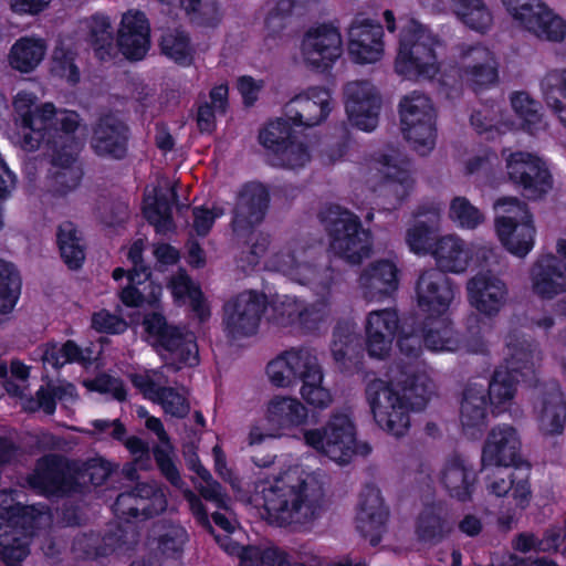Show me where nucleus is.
<instances>
[{
  "label": "nucleus",
  "instance_id": "nucleus-9",
  "mask_svg": "<svg viewBox=\"0 0 566 566\" xmlns=\"http://www.w3.org/2000/svg\"><path fill=\"white\" fill-rule=\"evenodd\" d=\"M305 443L337 463H348L356 453V427L344 413L333 415L321 429L304 432Z\"/></svg>",
  "mask_w": 566,
  "mask_h": 566
},
{
  "label": "nucleus",
  "instance_id": "nucleus-7",
  "mask_svg": "<svg viewBox=\"0 0 566 566\" xmlns=\"http://www.w3.org/2000/svg\"><path fill=\"white\" fill-rule=\"evenodd\" d=\"M143 325L148 342L157 350L169 354L175 370L199 365L198 345L192 334L170 325L165 315L158 312L146 314Z\"/></svg>",
  "mask_w": 566,
  "mask_h": 566
},
{
  "label": "nucleus",
  "instance_id": "nucleus-24",
  "mask_svg": "<svg viewBox=\"0 0 566 566\" xmlns=\"http://www.w3.org/2000/svg\"><path fill=\"white\" fill-rule=\"evenodd\" d=\"M384 28L370 19H355L348 29V52L355 63L369 64L384 54Z\"/></svg>",
  "mask_w": 566,
  "mask_h": 566
},
{
  "label": "nucleus",
  "instance_id": "nucleus-18",
  "mask_svg": "<svg viewBox=\"0 0 566 566\" xmlns=\"http://www.w3.org/2000/svg\"><path fill=\"white\" fill-rule=\"evenodd\" d=\"M302 53L308 66L318 72L331 70L342 54V35L331 23H322L306 31Z\"/></svg>",
  "mask_w": 566,
  "mask_h": 566
},
{
  "label": "nucleus",
  "instance_id": "nucleus-5",
  "mask_svg": "<svg viewBox=\"0 0 566 566\" xmlns=\"http://www.w3.org/2000/svg\"><path fill=\"white\" fill-rule=\"evenodd\" d=\"M319 218L329 238V249L335 255L349 264H360L373 251V234L365 229L359 217L331 203L321 212Z\"/></svg>",
  "mask_w": 566,
  "mask_h": 566
},
{
  "label": "nucleus",
  "instance_id": "nucleus-1",
  "mask_svg": "<svg viewBox=\"0 0 566 566\" xmlns=\"http://www.w3.org/2000/svg\"><path fill=\"white\" fill-rule=\"evenodd\" d=\"M427 318L413 324L409 333L402 327L397 336V345L403 358H400L390 368L389 381L374 380L367 385L366 396L373 417L387 433L402 437L410 427L411 410H423L432 394L433 382L426 373L424 361L421 359L422 347L430 352H458L463 346L462 335L457 332V344L452 348L444 347L442 333L436 334L433 340L440 342L437 348L430 347L426 342Z\"/></svg>",
  "mask_w": 566,
  "mask_h": 566
},
{
  "label": "nucleus",
  "instance_id": "nucleus-10",
  "mask_svg": "<svg viewBox=\"0 0 566 566\" xmlns=\"http://www.w3.org/2000/svg\"><path fill=\"white\" fill-rule=\"evenodd\" d=\"M495 208H505V211L521 217L501 216L495 219V230L502 245L513 255L524 258L534 247L535 227L533 214L527 205L517 198L503 197L496 200Z\"/></svg>",
  "mask_w": 566,
  "mask_h": 566
},
{
  "label": "nucleus",
  "instance_id": "nucleus-15",
  "mask_svg": "<svg viewBox=\"0 0 566 566\" xmlns=\"http://www.w3.org/2000/svg\"><path fill=\"white\" fill-rule=\"evenodd\" d=\"M265 308V295L251 290L226 302L223 324L228 336L240 339L256 334Z\"/></svg>",
  "mask_w": 566,
  "mask_h": 566
},
{
  "label": "nucleus",
  "instance_id": "nucleus-61",
  "mask_svg": "<svg viewBox=\"0 0 566 566\" xmlns=\"http://www.w3.org/2000/svg\"><path fill=\"white\" fill-rule=\"evenodd\" d=\"M187 541L188 534L182 526L169 525L159 534L157 548L165 557L178 559L184 553Z\"/></svg>",
  "mask_w": 566,
  "mask_h": 566
},
{
  "label": "nucleus",
  "instance_id": "nucleus-41",
  "mask_svg": "<svg viewBox=\"0 0 566 566\" xmlns=\"http://www.w3.org/2000/svg\"><path fill=\"white\" fill-rule=\"evenodd\" d=\"M441 482L451 497L467 502L472 497L476 472L460 454H454L444 464Z\"/></svg>",
  "mask_w": 566,
  "mask_h": 566
},
{
  "label": "nucleus",
  "instance_id": "nucleus-54",
  "mask_svg": "<svg viewBox=\"0 0 566 566\" xmlns=\"http://www.w3.org/2000/svg\"><path fill=\"white\" fill-rule=\"evenodd\" d=\"M177 199V192L171 190V198L165 193L156 195L154 202L144 208V217L149 224L154 226L156 233L174 230L172 205Z\"/></svg>",
  "mask_w": 566,
  "mask_h": 566
},
{
  "label": "nucleus",
  "instance_id": "nucleus-57",
  "mask_svg": "<svg viewBox=\"0 0 566 566\" xmlns=\"http://www.w3.org/2000/svg\"><path fill=\"white\" fill-rule=\"evenodd\" d=\"M90 42L97 59L108 61L114 56V36L112 25L107 17H93V25L90 31Z\"/></svg>",
  "mask_w": 566,
  "mask_h": 566
},
{
  "label": "nucleus",
  "instance_id": "nucleus-55",
  "mask_svg": "<svg viewBox=\"0 0 566 566\" xmlns=\"http://www.w3.org/2000/svg\"><path fill=\"white\" fill-rule=\"evenodd\" d=\"M21 277L14 264L0 260V313H10L21 293Z\"/></svg>",
  "mask_w": 566,
  "mask_h": 566
},
{
  "label": "nucleus",
  "instance_id": "nucleus-16",
  "mask_svg": "<svg viewBox=\"0 0 566 566\" xmlns=\"http://www.w3.org/2000/svg\"><path fill=\"white\" fill-rule=\"evenodd\" d=\"M28 485L45 497H63L72 493L76 478L71 473L70 462L60 454L50 453L40 458L33 473L27 478Z\"/></svg>",
  "mask_w": 566,
  "mask_h": 566
},
{
  "label": "nucleus",
  "instance_id": "nucleus-37",
  "mask_svg": "<svg viewBox=\"0 0 566 566\" xmlns=\"http://www.w3.org/2000/svg\"><path fill=\"white\" fill-rule=\"evenodd\" d=\"M359 334L355 332V324L348 319H340L333 328L332 355L340 365L342 371L354 374L361 369L363 355L356 350L359 346Z\"/></svg>",
  "mask_w": 566,
  "mask_h": 566
},
{
  "label": "nucleus",
  "instance_id": "nucleus-34",
  "mask_svg": "<svg viewBox=\"0 0 566 566\" xmlns=\"http://www.w3.org/2000/svg\"><path fill=\"white\" fill-rule=\"evenodd\" d=\"M530 465L526 464L524 469L513 467H500L494 474V479L488 484V490L491 494L502 497L506 496L510 492L515 505L524 510L528 506L532 492L530 478Z\"/></svg>",
  "mask_w": 566,
  "mask_h": 566
},
{
  "label": "nucleus",
  "instance_id": "nucleus-21",
  "mask_svg": "<svg viewBox=\"0 0 566 566\" xmlns=\"http://www.w3.org/2000/svg\"><path fill=\"white\" fill-rule=\"evenodd\" d=\"M388 518L389 510L380 490L374 483H366L359 494L356 528L370 546L380 544Z\"/></svg>",
  "mask_w": 566,
  "mask_h": 566
},
{
  "label": "nucleus",
  "instance_id": "nucleus-26",
  "mask_svg": "<svg viewBox=\"0 0 566 566\" xmlns=\"http://www.w3.org/2000/svg\"><path fill=\"white\" fill-rule=\"evenodd\" d=\"M150 45V25L140 10H129L123 14L117 34V46L130 61H139L147 54Z\"/></svg>",
  "mask_w": 566,
  "mask_h": 566
},
{
  "label": "nucleus",
  "instance_id": "nucleus-58",
  "mask_svg": "<svg viewBox=\"0 0 566 566\" xmlns=\"http://www.w3.org/2000/svg\"><path fill=\"white\" fill-rule=\"evenodd\" d=\"M458 9L461 20L470 29L481 33L490 29L493 17L483 0H459Z\"/></svg>",
  "mask_w": 566,
  "mask_h": 566
},
{
  "label": "nucleus",
  "instance_id": "nucleus-27",
  "mask_svg": "<svg viewBox=\"0 0 566 566\" xmlns=\"http://www.w3.org/2000/svg\"><path fill=\"white\" fill-rule=\"evenodd\" d=\"M374 160L380 166L385 182L395 196L392 209H398L411 193L415 180L411 176V160L399 154H376Z\"/></svg>",
  "mask_w": 566,
  "mask_h": 566
},
{
  "label": "nucleus",
  "instance_id": "nucleus-52",
  "mask_svg": "<svg viewBox=\"0 0 566 566\" xmlns=\"http://www.w3.org/2000/svg\"><path fill=\"white\" fill-rule=\"evenodd\" d=\"M323 370L318 364L317 357L315 356L314 363L311 364V368L303 371V375L298 381L302 382L300 392L306 403L323 409L327 407L332 400L329 391L322 386L323 382Z\"/></svg>",
  "mask_w": 566,
  "mask_h": 566
},
{
  "label": "nucleus",
  "instance_id": "nucleus-29",
  "mask_svg": "<svg viewBox=\"0 0 566 566\" xmlns=\"http://www.w3.org/2000/svg\"><path fill=\"white\" fill-rule=\"evenodd\" d=\"M305 258H312V261L301 260L296 251H289L284 258V265L287 273L300 284L319 286L323 291H328L333 284V269L327 263H321L319 258L314 256V250L306 248L302 251Z\"/></svg>",
  "mask_w": 566,
  "mask_h": 566
},
{
  "label": "nucleus",
  "instance_id": "nucleus-53",
  "mask_svg": "<svg viewBox=\"0 0 566 566\" xmlns=\"http://www.w3.org/2000/svg\"><path fill=\"white\" fill-rule=\"evenodd\" d=\"M161 53L179 65L188 66L192 63V48L190 36L180 29L167 30L160 36Z\"/></svg>",
  "mask_w": 566,
  "mask_h": 566
},
{
  "label": "nucleus",
  "instance_id": "nucleus-50",
  "mask_svg": "<svg viewBox=\"0 0 566 566\" xmlns=\"http://www.w3.org/2000/svg\"><path fill=\"white\" fill-rule=\"evenodd\" d=\"M541 90L545 103L566 128V69L547 72L541 81Z\"/></svg>",
  "mask_w": 566,
  "mask_h": 566
},
{
  "label": "nucleus",
  "instance_id": "nucleus-31",
  "mask_svg": "<svg viewBox=\"0 0 566 566\" xmlns=\"http://www.w3.org/2000/svg\"><path fill=\"white\" fill-rule=\"evenodd\" d=\"M359 285L366 300L380 302L398 290L399 270L390 260H377L361 272Z\"/></svg>",
  "mask_w": 566,
  "mask_h": 566
},
{
  "label": "nucleus",
  "instance_id": "nucleus-6",
  "mask_svg": "<svg viewBox=\"0 0 566 566\" xmlns=\"http://www.w3.org/2000/svg\"><path fill=\"white\" fill-rule=\"evenodd\" d=\"M436 42L419 24L402 29L395 60L396 73L408 80L436 77L440 70Z\"/></svg>",
  "mask_w": 566,
  "mask_h": 566
},
{
  "label": "nucleus",
  "instance_id": "nucleus-17",
  "mask_svg": "<svg viewBox=\"0 0 566 566\" xmlns=\"http://www.w3.org/2000/svg\"><path fill=\"white\" fill-rule=\"evenodd\" d=\"M269 188L260 181L244 182L235 197L231 228L235 235L244 237L260 224L270 206Z\"/></svg>",
  "mask_w": 566,
  "mask_h": 566
},
{
  "label": "nucleus",
  "instance_id": "nucleus-35",
  "mask_svg": "<svg viewBox=\"0 0 566 566\" xmlns=\"http://www.w3.org/2000/svg\"><path fill=\"white\" fill-rule=\"evenodd\" d=\"M486 392L483 387L468 386L463 390L460 420L463 434L470 440H479L488 427Z\"/></svg>",
  "mask_w": 566,
  "mask_h": 566
},
{
  "label": "nucleus",
  "instance_id": "nucleus-8",
  "mask_svg": "<svg viewBox=\"0 0 566 566\" xmlns=\"http://www.w3.org/2000/svg\"><path fill=\"white\" fill-rule=\"evenodd\" d=\"M399 115L406 140L421 156L429 154L433 149L437 138V115L431 99L415 91L400 101Z\"/></svg>",
  "mask_w": 566,
  "mask_h": 566
},
{
  "label": "nucleus",
  "instance_id": "nucleus-43",
  "mask_svg": "<svg viewBox=\"0 0 566 566\" xmlns=\"http://www.w3.org/2000/svg\"><path fill=\"white\" fill-rule=\"evenodd\" d=\"M78 125V114L73 111H64L61 117L56 118L42 146L49 151L67 153L69 158H72V155H80L83 144L75 135Z\"/></svg>",
  "mask_w": 566,
  "mask_h": 566
},
{
  "label": "nucleus",
  "instance_id": "nucleus-33",
  "mask_svg": "<svg viewBox=\"0 0 566 566\" xmlns=\"http://www.w3.org/2000/svg\"><path fill=\"white\" fill-rule=\"evenodd\" d=\"M126 531L117 525L105 533L90 531L76 535L72 543V551L82 559H97L107 557L123 548L127 541Z\"/></svg>",
  "mask_w": 566,
  "mask_h": 566
},
{
  "label": "nucleus",
  "instance_id": "nucleus-45",
  "mask_svg": "<svg viewBox=\"0 0 566 566\" xmlns=\"http://www.w3.org/2000/svg\"><path fill=\"white\" fill-rule=\"evenodd\" d=\"M308 410L296 398L276 397L268 407V421L279 430H289L307 422Z\"/></svg>",
  "mask_w": 566,
  "mask_h": 566
},
{
  "label": "nucleus",
  "instance_id": "nucleus-49",
  "mask_svg": "<svg viewBox=\"0 0 566 566\" xmlns=\"http://www.w3.org/2000/svg\"><path fill=\"white\" fill-rule=\"evenodd\" d=\"M510 101L524 132L536 135L539 130L545 129L542 104L538 101L531 97L525 91L513 92Z\"/></svg>",
  "mask_w": 566,
  "mask_h": 566
},
{
  "label": "nucleus",
  "instance_id": "nucleus-39",
  "mask_svg": "<svg viewBox=\"0 0 566 566\" xmlns=\"http://www.w3.org/2000/svg\"><path fill=\"white\" fill-rule=\"evenodd\" d=\"M327 316V305L316 302L302 308L296 302L274 307V319L282 326H297L305 334H313Z\"/></svg>",
  "mask_w": 566,
  "mask_h": 566
},
{
  "label": "nucleus",
  "instance_id": "nucleus-64",
  "mask_svg": "<svg viewBox=\"0 0 566 566\" xmlns=\"http://www.w3.org/2000/svg\"><path fill=\"white\" fill-rule=\"evenodd\" d=\"M155 402L161 406L165 413L177 419H184L190 411V402L186 395L179 392L176 388L165 386L160 389Z\"/></svg>",
  "mask_w": 566,
  "mask_h": 566
},
{
  "label": "nucleus",
  "instance_id": "nucleus-13",
  "mask_svg": "<svg viewBox=\"0 0 566 566\" xmlns=\"http://www.w3.org/2000/svg\"><path fill=\"white\" fill-rule=\"evenodd\" d=\"M514 20L537 38L558 42L566 35V22L541 0H502Z\"/></svg>",
  "mask_w": 566,
  "mask_h": 566
},
{
  "label": "nucleus",
  "instance_id": "nucleus-19",
  "mask_svg": "<svg viewBox=\"0 0 566 566\" xmlns=\"http://www.w3.org/2000/svg\"><path fill=\"white\" fill-rule=\"evenodd\" d=\"M132 130L114 113L101 115L92 127L91 147L99 157L123 160L127 157Z\"/></svg>",
  "mask_w": 566,
  "mask_h": 566
},
{
  "label": "nucleus",
  "instance_id": "nucleus-22",
  "mask_svg": "<svg viewBox=\"0 0 566 566\" xmlns=\"http://www.w3.org/2000/svg\"><path fill=\"white\" fill-rule=\"evenodd\" d=\"M461 77L474 93L495 85L499 81L497 63L493 52L480 44H461Z\"/></svg>",
  "mask_w": 566,
  "mask_h": 566
},
{
  "label": "nucleus",
  "instance_id": "nucleus-63",
  "mask_svg": "<svg viewBox=\"0 0 566 566\" xmlns=\"http://www.w3.org/2000/svg\"><path fill=\"white\" fill-rule=\"evenodd\" d=\"M449 217L461 228L475 229L483 222L481 211L471 205L465 197H455L450 203Z\"/></svg>",
  "mask_w": 566,
  "mask_h": 566
},
{
  "label": "nucleus",
  "instance_id": "nucleus-3",
  "mask_svg": "<svg viewBox=\"0 0 566 566\" xmlns=\"http://www.w3.org/2000/svg\"><path fill=\"white\" fill-rule=\"evenodd\" d=\"M306 492L305 480L291 484L285 476L259 479L253 483L249 502L263 510L262 516L269 524L282 527L301 523L312 515Z\"/></svg>",
  "mask_w": 566,
  "mask_h": 566
},
{
  "label": "nucleus",
  "instance_id": "nucleus-62",
  "mask_svg": "<svg viewBox=\"0 0 566 566\" xmlns=\"http://www.w3.org/2000/svg\"><path fill=\"white\" fill-rule=\"evenodd\" d=\"M295 7V0H277L275 6L269 11L264 20V28L268 32V36L275 39L287 27L293 10Z\"/></svg>",
  "mask_w": 566,
  "mask_h": 566
},
{
  "label": "nucleus",
  "instance_id": "nucleus-28",
  "mask_svg": "<svg viewBox=\"0 0 566 566\" xmlns=\"http://www.w3.org/2000/svg\"><path fill=\"white\" fill-rule=\"evenodd\" d=\"M467 290L470 304L479 313L489 317L497 315L507 298L505 283L492 275L473 276L469 280Z\"/></svg>",
  "mask_w": 566,
  "mask_h": 566
},
{
  "label": "nucleus",
  "instance_id": "nucleus-48",
  "mask_svg": "<svg viewBox=\"0 0 566 566\" xmlns=\"http://www.w3.org/2000/svg\"><path fill=\"white\" fill-rule=\"evenodd\" d=\"M541 427L546 434H562L566 422V400L558 385H554L542 397Z\"/></svg>",
  "mask_w": 566,
  "mask_h": 566
},
{
  "label": "nucleus",
  "instance_id": "nucleus-47",
  "mask_svg": "<svg viewBox=\"0 0 566 566\" xmlns=\"http://www.w3.org/2000/svg\"><path fill=\"white\" fill-rule=\"evenodd\" d=\"M46 42L42 38L24 35L11 46L9 62L13 70L21 73L34 71L46 53Z\"/></svg>",
  "mask_w": 566,
  "mask_h": 566
},
{
  "label": "nucleus",
  "instance_id": "nucleus-59",
  "mask_svg": "<svg viewBox=\"0 0 566 566\" xmlns=\"http://www.w3.org/2000/svg\"><path fill=\"white\" fill-rule=\"evenodd\" d=\"M507 371L515 374L522 380L534 374V350L531 344L509 346V357L502 365Z\"/></svg>",
  "mask_w": 566,
  "mask_h": 566
},
{
  "label": "nucleus",
  "instance_id": "nucleus-51",
  "mask_svg": "<svg viewBox=\"0 0 566 566\" xmlns=\"http://www.w3.org/2000/svg\"><path fill=\"white\" fill-rule=\"evenodd\" d=\"M163 294V286L151 277L128 281V284L119 292L120 302L127 307H142L144 305L157 306Z\"/></svg>",
  "mask_w": 566,
  "mask_h": 566
},
{
  "label": "nucleus",
  "instance_id": "nucleus-38",
  "mask_svg": "<svg viewBox=\"0 0 566 566\" xmlns=\"http://www.w3.org/2000/svg\"><path fill=\"white\" fill-rule=\"evenodd\" d=\"M415 532L420 543L437 545L444 541L452 532L444 502L424 504L416 520Z\"/></svg>",
  "mask_w": 566,
  "mask_h": 566
},
{
  "label": "nucleus",
  "instance_id": "nucleus-20",
  "mask_svg": "<svg viewBox=\"0 0 566 566\" xmlns=\"http://www.w3.org/2000/svg\"><path fill=\"white\" fill-rule=\"evenodd\" d=\"M345 108L350 124L363 132H373L379 120L381 98L367 81L349 82L345 86Z\"/></svg>",
  "mask_w": 566,
  "mask_h": 566
},
{
  "label": "nucleus",
  "instance_id": "nucleus-25",
  "mask_svg": "<svg viewBox=\"0 0 566 566\" xmlns=\"http://www.w3.org/2000/svg\"><path fill=\"white\" fill-rule=\"evenodd\" d=\"M402 328L395 308L373 311L366 319V348L370 357L385 358L394 338Z\"/></svg>",
  "mask_w": 566,
  "mask_h": 566
},
{
  "label": "nucleus",
  "instance_id": "nucleus-56",
  "mask_svg": "<svg viewBox=\"0 0 566 566\" xmlns=\"http://www.w3.org/2000/svg\"><path fill=\"white\" fill-rule=\"evenodd\" d=\"M521 380L515 374L504 369L503 366L496 367L489 388L485 390L488 401L494 406H501L512 400L516 391V385Z\"/></svg>",
  "mask_w": 566,
  "mask_h": 566
},
{
  "label": "nucleus",
  "instance_id": "nucleus-23",
  "mask_svg": "<svg viewBox=\"0 0 566 566\" xmlns=\"http://www.w3.org/2000/svg\"><path fill=\"white\" fill-rule=\"evenodd\" d=\"M521 441L511 424H499L489 432L483 444L481 463L488 467H513L520 469L524 462L520 457Z\"/></svg>",
  "mask_w": 566,
  "mask_h": 566
},
{
  "label": "nucleus",
  "instance_id": "nucleus-11",
  "mask_svg": "<svg viewBox=\"0 0 566 566\" xmlns=\"http://www.w3.org/2000/svg\"><path fill=\"white\" fill-rule=\"evenodd\" d=\"M291 119L277 117L259 133V143L273 155V165L295 169L311 159L308 147L297 139Z\"/></svg>",
  "mask_w": 566,
  "mask_h": 566
},
{
  "label": "nucleus",
  "instance_id": "nucleus-46",
  "mask_svg": "<svg viewBox=\"0 0 566 566\" xmlns=\"http://www.w3.org/2000/svg\"><path fill=\"white\" fill-rule=\"evenodd\" d=\"M56 244L60 256L67 269L80 270L85 261L86 247L77 227L72 221H64L56 229Z\"/></svg>",
  "mask_w": 566,
  "mask_h": 566
},
{
  "label": "nucleus",
  "instance_id": "nucleus-30",
  "mask_svg": "<svg viewBox=\"0 0 566 566\" xmlns=\"http://www.w3.org/2000/svg\"><path fill=\"white\" fill-rule=\"evenodd\" d=\"M532 287L536 295L552 300L566 291V264L556 255H541L531 269Z\"/></svg>",
  "mask_w": 566,
  "mask_h": 566
},
{
  "label": "nucleus",
  "instance_id": "nucleus-42",
  "mask_svg": "<svg viewBox=\"0 0 566 566\" xmlns=\"http://www.w3.org/2000/svg\"><path fill=\"white\" fill-rule=\"evenodd\" d=\"M54 170L49 177V192L53 197H65L75 190L83 178V169L77 165L78 155L67 157V153L50 151Z\"/></svg>",
  "mask_w": 566,
  "mask_h": 566
},
{
  "label": "nucleus",
  "instance_id": "nucleus-44",
  "mask_svg": "<svg viewBox=\"0 0 566 566\" xmlns=\"http://www.w3.org/2000/svg\"><path fill=\"white\" fill-rule=\"evenodd\" d=\"M432 255L439 270L451 273L467 271L472 259L471 251L463 240L454 235H444L436 241Z\"/></svg>",
  "mask_w": 566,
  "mask_h": 566
},
{
  "label": "nucleus",
  "instance_id": "nucleus-2",
  "mask_svg": "<svg viewBox=\"0 0 566 566\" xmlns=\"http://www.w3.org/2000/svg\"><path fill=\"white\" fill-rule=\"evenodd\" d=\"M415 291L419 308L427 314L426 342L437 348L441 343L433 340L434 335L442 333L444 347L455 346L457 331L448 315L457 292L454 282L442 270L429 268L420 273Z\"/></svg>",
  "mask_w": 566,
  "mask_h": 566
},
{
  "label": "nucleus",
  "instance_id": "nucleus-12",
  "mask_svg": "<svg viewBox=\"0 0 566 566\" xmlns=\"http://www.w3.org/2000/svg\"><path fill=\"white\" fill-rule=\"evenodd\" d=\"M167 504L160 485L156 482H138L117 495L112 510L118 518L126 522L146 521L164 513Z\"/></svg>",
  "mask_w": 566,
  "mask_h": 566
},
{
  "label": "nucleus",
  "instance_id": "nucleus-36",
  "mask_svg": "<svg viewBox=\"0 0 566 566\" xmlns=\"http://www.w3.org/2000/svg\"><path fill=\"white\" fill-rule=\"evenodd\" d=\"M331 99L332 95L328 88L323 86L308 87L292 101L296 105V111L290 119L295 126L314 127L319 125L332 111Z\"/></svg>",
  "mask_w": 566,
  "mask_h": 566
},
{
  "label": "nucleus",
  "instance_id": "nucleus-14",
  "mask_svg": "<svg viewBox=\"0 0 566 566\" xmlns=\"http://www.w3.org/2000/svg\"><path fill=\"white\" fill-rule=\"evenodd\" d=\"M510 180L528 200L541 199L553 186V177L546 163L527 151H515L506 160Z\"/></svg>",
  "mask_w": 566,
  "mask_h": 566
},
{
  "label": "nucleus",
  "instance_id": "nucleus-40",
  "mask_svg": "<svg viewBox=\"0 0 566 566\" xmlns=\"http://www.w3.org/2000/svg\"><path fill=\"white\" fill-rule=\"evenodd\" d=\"M56 118V108L53 103H44L34 112H25L21 117L22 148L28 151L41 148Z\"/></svg>",
  "mask_w": 566,
  "mask_h": 566
},
{
  "label": "nucleus",
  "instance_id": "nucleus-60",
  "mask_svg": "<svg viewBox=\"0 0 566 566\" xmlns=\"http://www.w3.org/2000/svg\"><path fill=\"white\" fill-rule=\"evenodd\" d=\"M217 543L229 554L237 555L240 566H264V548L254 545H240L229 536L216 535Z\"/></svg>",
  "mask_w": 566,
  "mask_h": 566
},
{
  "label": "nucleus",
  "instance_id": "nucleus-32",
  "mask_svg": "<svg viewBox=\"0 0 566 566\" xmlns=\"http://www.w3.org/2000/svg\"><path fill=\"white\" fill-rule=\"evenodd\" d=\"M315 355L308 348H292L266 365V374L275 387H290L298 382L303 371L311 368Z\"/></svg>",
  "mask_w": 566,
  "mask_h": 566
},
{
  "label": "nucleus",
  "instance_id": "nucleus-4",
  "mask_svg": "<svg viewBox=\"0 0 566 566\" xmlns=\"http://www.w3.org/2000/svg\"><path fill=\"white\" fill-rule=\"evenodd\" d=\"M43 512L35 505L14 502L11 493L0 492V563L6 566H22L30 554V538Z\"/></svg>",
  "mask_w": 566,
  "mask_h": 566
}]
</instances>
